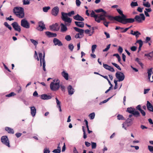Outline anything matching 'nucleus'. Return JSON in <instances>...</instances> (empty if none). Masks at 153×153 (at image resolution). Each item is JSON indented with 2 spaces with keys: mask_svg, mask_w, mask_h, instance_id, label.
I'll use <instances>...</instances> for the list:
<instances>
[{
  "mask_svg": "<svg viewBox=\"0 0 153 153\" xmlns=\"http://www.w3.org/2000/svg\"><path fill=\"white\" fill-rule=\"evenodd\" d=\"M95 11L97 13H99L101 12H102V13H104V12H105L103 9L101 8L96 10H95Z\"/></svg>",
  "mask_w": 153,
  "mask_h": 153,
  "instance_id": "49530a36",
  "label": "nucleus"
},
{
  "mask_svg": "<svg viewBox=\"0 0 153 153\" xmlns=\"http://www.w3.org/2000/svg\"><path fill=\"white\" fill-rule=\"evenodd\" d=\"M126 111L129 113L132 114L133 116L136 117H140V116L138 111H136L135 108L131 107L127 108Z\"/></svg>",
  "mask_w": 153,
  "mask_h": 153,
  "instance_id": "7ed1b4c3",
  "label": "nucleus"
},
{
  "mask_svg": "<svg viewBox=\"0 0 153 153\" xmlns=\"http://www.w3.org/2000/svg\"><path fill=\"white\" fill-rule=\"evenodd\" d=\"M61 74L66 80H68V74L67 72L64 71L61 73Z\"/></svg>",
  "mask_w": 153,
  "mask_h": 153,
  "instance_id": "7c9ffc66",
  "label": "nucleus"
},
{
  "mask_svg": "<svg viewBox=\"0 0 153 153\" xmlns=\"http://www.w3.org/2000/svg\"><path fill=\"white\" fill-rule=\"evenodd\" d=\"M152 68H151L149 69H148L147 70V74L148 75V79L149 81H150V78L151 77V74H153V72L152 71Z\"/></svg>",
  "mask_w": 153,
  "mask_h": 153,
  "instance_id": "c85d7f7f",
  "label": "nucleus"
},
{
  "mask_svg": "<svg viewBox=\"0 0 153 153\" xmlns=\"http://www.w3.org/2000/svg\"><path fill=\"white\" fill-rule=\"evenodd\" d=\"M60 87L62 91H65V87L64 86L62 85H60Z\"/></svg>",
  "mask_w": 153,
  "mask_h": 153,
  "instance_id": "0e129e2a",
  "label": "nucleus"
},
{
  "mask_svg": "<svg viewBox=\"0 0 153 153\" xmlns=\"http://www.w3.org/2000/svg\"><path fill=\"white\" fill-rule=\"evenodd\" d=\"M30 41L31 42L35 45L36 46L38 44V42L33 39H30Z\"/></svg>",
  "mask_w": 153,
  "mask_h": 153,
  "instance_id": "58836bf2",
  "label": "nucleus"
},
{
  "mask_svg": "<svg viewBox=\"0 0 153 153\" xmlns=\"http://www.w3.org/2000/svg\"><path fill=\"white\" fill-rule=\"evenodd\" d=\"M22 1L24 5H28L30 3V0H23Z\"/></svg>",
  "mask_w": 153,
  "mask_h": 153,
  "instance_id": "c03bdc74",
  "label": "nucleus"
},
{
  "mask_svg": "<svg viewBox=\"0 0 153 153\" xmlns=\"http://www.w3.org/2000/svg\"><path fill=\"white\" fill-rule=\"evenodd\" d=\"M73 18L74 19L77 21H83L84 20V19L78 14L74 16Z\"/></svg>",
  "mask_w": 153,
  "mask_h": 153,
  "instance_id": "412c9836",
  "label": "nucleus"
},
{
  "mask_svg": "<svg viewBox=\"0 0 153 153\" xmlns=\"http://www.w3.org/2000/svg\"><path fill=\"white\" fill-rule=\"evenodd\" d=\"M141 34V33L138 31H134L133 33V35L135 36L136 38H138L139 36Z\"/></svg>",
  "mask_w": 153,
  "mask_h": 153,
  "instance_id": "c9c22d12",
  "label": "nucleus"
},
{
  "mask_svg": "<svg viewBox=\"0 0 153 153\" xmlns=\"http://www.w3.org/2000/svg\"><path fill=\"white\" fill-rule=\"evenodd\" d=\"M148 148L149 151L151 152H153V146H148Z\"/></svg>",
  "mask_w": 153,
  "mask_h": 153,
  "instance_id": "052dcab7",
  "label": "nucleus"
},
{
  "mask_svg": "<svg viewBox=\"0 0 153 153\" xmlns=\"http://www.w3.org/2000/svg\"><path fill=\"white\" fill-rule=\"evenodd\" d=\"M136 43H139V46H142L143 44L142 41L141 39L137 40L136 42Z\"/></svg>",
  "mask_w": 153,
  "mask_h": 153,
  "instance_id": "3c124183",
  "label": "nucleus"
},
{
  "mask_svg": "<svg viewBox=\"0 0 153 153\" xmlns=\"http://www.w3.org/2000/svg\"><path fill=\"white\" fill-rule=\"evenodd\" d=\"M74 28L76 31L79 33L75 35V38L76 39L82 38L83 37L84 30L76 27H74Z\"/></svg>",
  "mask_w": 153,
  "mask_h": 153,
  "instance_id": "39448f33",
  "label": "nucleus"
},
{
  "mask_svg": "<svg viewBox=\"0 0 153 153\" xmlns=\"http://www.w3.org/2000/svg\"><path fill=\"white\" fill-rule=\"evenodd\" d=\"M111 64L112 65H114L115 67L117 68L118 70H121V69L120 67L119 66V65H118L117 64L114 63V62H112Z\"/></svg>",
  "mask_w": 153,
  "mask_h": 153,
  "instance_id": "a18cd8bd",
  "label": "nucleus"
},
{
  "mask_svg": "<svg viewBox=\"0 0 153 153\" xmlns=\"http://www.w3.org/2000/svg\"><path fill=\"white\" fill-rule=\"evenodd\" d=\"M67 14L70 17L74 14V11H72L67 13Z\"/></svg>",
  "mask_w": 153,
  "mask_h": 153,
  "instance_id": "5fc2aeb1",
  "label": "nucleus"
},
{
  "mask_svg": "<svg viewBox=\"0 0 153 153\" xmlns=\"http://www.w3.org/2000/svg\"><path fill=\"white\" fill-rule=\"evenodd\" d=\"M118 51L120 53H121L123 51V49L122 47L119 46V48L118 49Z\"/></svg>",
  "mask_w": 153,
  "mask_h": 153,
  "instance_id": "338daca9",
  "label": "nucleus"
},
{
  "mask_svg": "<svg viewBox=\"0 0 153 153\" xmlns=\"http://www.w3.org/2000/svg\"><path fill=\"white\" fill-rule=\"evenodd\" d=\"M65 39L67 41H70L71 39V37L70 35H67L65 36Z\"/></svg>",
  "mask_w": 153,
  "mask_h": 153,
  "instance_id": "864d4df0",
  "label": "nucleus"
},
{
  "mask_svg": "<svg viewBox=\"0 0 153 153\" xmlns=\"http://www.w3.org/2000/svg\"><path fill=\"white\" fill-rule=\"evenodd\" d=\"M145 16L143 13L140 14L139 15L135 16L134 18L135 21L139 23H141L142 21L145 20Z\"/></svg>",
  "mask_w": 153,
  "mask_h": 153,
  "instance_id": "6e6552de",
  "label": "nucleus"
},
{
  "mask_svg": "<svg viewBox=\"0 0 153 153\" xmlns=\"http://www.w3.org/2000/svg\"><path fill=\"white\" fill-rule=\"evenodd\" d=\"M58 25V24L56 23L54 25L50 26L49 28L51 30L54 31H58L59 29V28L57 27Z\"/></svg>",
  "mask_w": 153,
  "mask_h": 153,
  "instance_id": "6ab92c4d",
  "label": "nucleus"
},
{
  "mask_svg": "<svg viewBox=\"0 0 153 153\" xmlns=\"http://www.w3.org/2000/svg\"><path fill=\"white\" fill-rule=\"evenodd\" d=\"M53 42L55 45H58L60 46L63 45L61 42L56 38H54L53 40Z\"/></svg>",
  "mask_w": 153,
  "mask_h": 153,
  "instance_id": "f3484780",
  "label": "nucleus"
},
{
  "mask_svg": "<svg viewBox=\"0 0 153 153\" xmlns=\"http://www.w3.org/2000/svg\"><path fill=\"white\" fill-rule=\"evenodd\" d=\"M115 76L119 82L122 81L124 79L125 75L122 72L117 71L115 74Z\"/></svg>",
  "mask_w": 153,
  "mask_h": 153,
  "instance_id": "9b49d317",
  "label": "nucleus"
},
{
  "mask_svg": "<svg viewBox=\"0 0 153 153\" xmlns=\"http://www.w3.org/2000/svg\"><path fill=\"white\" fill-rule=\"evenodd\" d=\"M60 31L61 32L63 33L67 31L68 29L66 25H65L63 23H61L60 24Z\"/></svg>",
  "mask_w": 153,
  "mask_h": 153,
  "instance_id": "5701e85b",
  "label": "nucleus"
},
{
  "mask_svg": "<svg viewBox=\"0 0 153 153\" xmlns=\"http://www.w3.org/2000/svg\"><path fill=\"white\" fill-rule=\"evenodd\" d=\"M50 7L49 6L45 7L43 8V10L44 12H47L48 10L50 9Z\"/></svg>",
  "mask_w": 153,
  "mask_h": 153,
  "instance_id": "a19ab883",
  "label": "nucleus"
},
{
  "mask_svg": "<svg viewBox=\"0 0 153 153\" xmlns=\"http://www.w3.org/2000/svg\"><path fill=\"white\" fill-rule=\"evenodd\" d=\"M1 141L4 144L9 147H10L9 141L7 136H2L1 138Z\"/></svg>",
  "mask_w": 153,
  "mask_h": 153,
  "instance_id": "9d476101",
  "label": "nucleus"
},
{
  "mask_svg": "<svg viewBox=\"0 0 153 153\" xmlns=\"http://www.w3.org/2000/svg\"><path fill=\"white\" fill-rule=\"evenodd\" d=\"M95 116V113L94 112L91 113V114H90L89 115V116L91 120L93 119L94 118Z\"/></svg>",
  "mask_w": 153,
  "mask_h": 153,
  "instance_id": "ea45409f",
  "label": "nucleus"
},
{
  "mask_svg": "<svg viewBox=\"0 0 153 153\" xmlns=\"http://www.w3.org/2000/svg\"><path fill=\"white\" fill-rule=\"evenodd\" d=\"M137 49V47L135 46H133L130 48L131 50L133 51H135Z\"/></svg>",
  "mask_w": 153,
  "mask_h": 153,
  "instance_id": "bf43d9fd",
  "label": "nucleus"
},
{
  "mask_svg": "<svg viewBox=\"0 0 153 153\" xmlns=\"http://www.w3.org/2000/svg\"><path fill=\"white\" fill-rule=\"evenodd\" d=\"M13 12L17 17L22 18L24 17L25 14L23 8L19 7H14L13 9Z\"/></svg>",
  "mask_w": 153,
  "mask_h": 153,
  "instance_id": "f257e3e1",
  "label": "nucleus"
},
{
  "mask_svg": "<svg viewBox=\"0 0 153 153\" xmlns=\"http://www.w3.org/2000/svg\"><path fill=\"white\" fill-rule=\"evenodd\" d=\"M76 2L77 6H79L80 5L81 2L79 0H76Z\"/></svg>",
  "mask_w": 153,
  "mask_h": 153,
  "instance_id": "774afa93",
  "label": "nucleus"
},
{
  "mask_svg": "<svg viewBox=\"0 0 153 153\" xmlns=\"http://www.w3.org/2000/svg\"><path fill=\"white\" fill-rule=\"evenodd\" d=\"M131 7L133 8L134 7L137 6H138V4L137 2H134L132 1L130 4Z\"/></svg>",
  "mask_w": 153,
  "mask_h": 153,
  "instance_id": "4c0bfd02",
  "label": "nucleus"
},
{
  "mask_svg": "<svg viewBox=\"0 0 153 153\" xmlns=\"http://www.w3.org/2000/svg\"><path fill=\"white\" fill-rule=\"evenodd\" d=\"M116 94H115L114 95L112 96L111 97H109L107 99L103 101L102 102H100V103L99 104L100 105H102V104L103 103H105L106 102L109 100L110 99H111L114 95H115Z\"/></svg>",
  "mask_w": 153,
  "mask_h": 153,
  "instance_id": "e433bc0d",
  "label": "nucleus"
},
{
  "mask_svg": "<svg viewBox=\"0 0 153 153\" xmlns=\"http://www.w3.org/2000/svg\"><path fill=\"white\" fill-rule=\"evenodd\" d=\"M135 22V19L133 18H126V16H125V18H123L120 22L123 24H126L127 23H132Z\"/></svg>",
  "mask_w": 153,
  "mask_h": 153,
  "instance_id": "1a4fd4ad",
  "label": "nucleus"
},
{
  "mask_svg": "<svg viewBox=\"0 0 153 153\" xmlns=\"http://www.w3.org/2000/svg\"><path fill=\"white\" fill-rule=\"evenodd\" d=\"M146 106L149 111L153 112V106L149 101H147Z\"/></svg>",
  "mask_w": 153,
  "mask_h": 153,
  "instance_id": "b1692460",
  "label": "nucleus"
},
{
  "mask_svg": "<svg viewBox=\"0 0 153 153\" xmlns=\"http://www.w3.org/2000/svg\"><path fill=\"white\" fill-rule=\"evenodd\" d=\"M110 23L109 22H107L106 21V20L104 21L103 24L106 27H108V24Z\"/></svg>",
  "mask_w": 153,
  "mask_h": 153,
  "instance_id": "69168bd1",
  "label": "nucleus"
},
{
  "mask_svg": "<svg viewBox=\"0 0 153 153\" xmlns=\"http://www.w3.org/2000/svg\"><path fill=\"white\" fill-rule=\"evenodd\" d=\"M97 45H94L91 47L92 52L93 53L95 52V49L96 48Z\"/></svg>",
  "mask_w": 153,
  "mask_h": 153,
  "instance_id": "37998d69",
  "label": "nucleus"
},
{
  "mask_svg": "<svg viewBox=\"0 0 153 153\" xmlns=\"http://www.w3.org/2000/svg\"><path fill=\"white\" fill-rule=\"evenodd\" d=\"M5 130L7 131L9 133L13 134L14 133V131L13 129L8 127H6L5 128Z\"/></svg>",
  "mask_w": 153,
  "mask_h": 153,
  "instance_id": "2f4dec72",
  "label": "nucleus"
},
{
  "mask_svg": "<svg viewBox=\"0 0 153 153\" xmlns=\"http://www.w3.org/2000/svg\"><path fill=\"white\" fill-rule=\"evenodd\" d=\"M75 25L78 27H83L84 26V23L81 22H75Z\"/></svg>",
  "mask_w": 153,
  "mask_h": 153,
  "instance_id": "c756f323",
  "label": "nucleus"
},
{
  "mask_svg": "<svg viewBox=\"0 0 153 153\" xmlns=\"http://www.w3.org/2000/svg\"><path fill=\"white\" fill-rule=\"evenodd\" d=\"M110 46H111V44H109L107 46L106 48H105L104 49H103V52L107 51L110 48Z\"/></svg>",
  "mask_w": 153,
  "mask_h": 153,
  "instance_id": "6e6d98bb",
  "label": "nucleus"
},
{
  "mask_svg": "<svg viewBox=\"0 0 153 153\" xmlns=\"http://www.w3.org/2000/svg\"><path fill=\"white\" fill-rule=\"evenodd\" d=\"M59 8L57 6H56L53 7V9H52L51 11V13L54 16H56L59 13Z\"/></svg>",
  "mask_w": 153,
  "mask_h": 153,
  "instance_id": "dca6fc26",
  "label": "nucleus"
},
{
  "mask_svg": "<svg viewBox=\"0 0 153 153\" xmlns=\"http://www.w3.org/2000/svg\"><path fill=\"white\" fill-rule=\"evenodd\" d=\"M98 15L95 14V12L93 10H92L90 14V16L91 17H94L95 18V20L96 21L97 19V16Z\"/></svg>",
  "mask_w": 153,
  "mask_h": 153,
  "instance_id": "72a5a7b5",
  "label": "nucleus"
},
{
  "mask_svg": "<svg viewBox=\"0 0 153 153\" xmlns=\"http://www.w3.org/2000/svg\"><path fill=\"white\" fill-rule=\"evenodd\" d=\"M16 95V94L13 92H12L9 94L6 95V97H10Z\"/></svg>",
  "mask_w": 153,
  "mask_h": 153,
  "instance_id": "8fccbe9b",
  "label": "nucleus"
},
{
  "mask_svg": "<svg viewBox=\"0 0 153 153\" xmlns=\"http://www.w3.org/2000/svg\"><path fill=\"white\" fill-rule=\"evenodd\" d=\"M68 90L69 94L72 95L74 93V89L73 88L71 85H70L68 86Z\"/></svg>",
  "mask_w": 153,
  "mask_h": 153,
  "instance_id": "393cba45",
  "label": "nucleus"
},
{
  "mask_svg": "<svg viewBox=\"0 0 153 153\" xmlns=\"http://www.w3.org/2000/svg\"><path fill=\"white\" fill-rule=\"evenodd\" d=\"M108 18V19L110 20H115L118 22H120V21L118 19V18H120V17H117V16H115V17H113L112 16L110 15H106V16Z\"/></svg>",
  "mask_w": 153,
  "mask_h": 153,
  "instance_id": "aec40b11",
  "label": "nucleus"
},
{
  "mask_svg": "<svg viewBox=\"0 0 153 153\" xmlns=\"http://www.w3.org/2000/svg\"><path fill=\"white\" fill-rule=\"evenodd\" d=\"M45 34L48 37H56L57 36V34L55 33H53L49 31H46L45 32Z\"/></svg>",
  "mask_w": 153,
  "mask_h": 153,
  "instance_id": "a878e982",
  "label": "nucleus"
},
{
  "mask_svg": "<svg viewBox=\"0 0 153 153\" xmlns=\"http://www.w3.org/2000/svg\"><path fill=\"white\" fill-rule=\"evenodd\" d=\"M117 119L119 120H125V118L123 117V116L120 114H119L117 116Z\"/></svg>",
  "mask_w": 153,
  "mask_h": 153,
  "instance_id": "f704fd0d",
  "label": "nucleus"
},
{
  "mask_svg": "<svg viewBox=\"0 0 153 153\" xmlns=\"http://www.w3.org/2000/svg\"><path fill=\"white\" fill-rule=\"evenodd\" d=\"M39 56L40 58V63L41 66L42 65V64H43V69L44 71H46L45 69V53L44 52L43 53V56L42 57V53H39Z\"/></svg>",
  "mask_w": 153,
  "mask_h": 153,
  "instance_id": "423d86ee",
  "label": "nucleus"
},
{
  "mask_svg": "<svg viewBox=\"0 0 153 153\" xmlns=\"http://www.w3.org/2000/svg\"><path fill=\"white\" fill-rule=\"evenodd\" d=\"M117 10L118 13L121 16H116L117 17H120L119 18H118L120 21V20H121L123 18H125V16L123 13V11L120 9H117Z\"/></svg>",
  "mask_w": 153,
  "mask_h": 153,
  "instance_id": "a211bd4d",
  "label": "nucleus"
},
{
  "mask_svg": "<svg viewBox=\"0 0 153 153\" xmlns=\"http://www.w3.org/2000/svg\"><path fill=\"white\" fill-rule=\"evenodd\" d=\"M97 146L96 143L94 142H92L91 147L92 149H94L96 148Z\"/></svg>",
  "mask_w": 153,
  "mask_h": 153,
  "instance_id": "13d9d810",
  "label": "nucleus"
},
{
  "mask_svg": "<svg viewBox=\"0 0 153 153\" xmlns=\"http://www.w3.org/2000/svg\"><path fill=\"white\" fill-rule=\"evenodd\" d=\"M30 112L31 115L33 117L34 116L36 113V109L34 106L31 107Z\"/></svg>",
  "mask_w": 153,
  "mask_h": 153,
  "instance_id": "cd10ccee",
  "label": "nucleus"
},
{
  "mask_svg": "<svg viewBox=\"0 0 153 153\" xmlns=\"http://www.w3.org/2000/svg\"><path fill=\"white\" fill-rule=\"evenodd\" d=\"M39 26L37 27L36 29L39 31H41L44 29H46L45 25L42 21H40L38 22Z\"/></svg>",
  "mask_w": 153,
  "mask_h": 153,
  "instance_id": "4468645a",
  "label": "nucleus"
},
{
  "mask_svg": "<svg viewBox=\"0 0 153 153\" xmlns=\"http://www.w3.org/2000/svg\"><path fill=\"white\" fill-rule=\"evenodd\" d=\"M21 25L22 27L27 29H28L30 27L29 23L25 19H23L21 20Z\"/></svg>",
  "mask_w": 153,
  "mask_h": 153,
  "instance_id": "f8f14e48",
  "label": "nucleus"
},
{
  "mask_svg": "<svg viewBox=\"0 0 153 153\" xmlns=\"http://www.w3.org/2000/svg\"><path fill=\"white\" fill-rule=\"evenodd\" d=\"M61 18L62 20L65 22H68L70 24L72 22V19L71 18L68 17V16L67 13H65L64 12L61 13Z\"/></svg>",
  "mask_w": 153,
  "mask_h": 153,
  "instance_id": "20e7f679",
  "label": "nucleus"
},
{
  "mask_svg": "<svg viewBox=\"0 0 153 153\" xmlns=\"http://www.w3.org/2000/svg\"><path fill=\"white\" fill-rule=\"evenodd\" d=\"M41 98L44 100H49L52 98L51 96L50 95H48L46 94H43L41 95Z\"/></svg>",
  "mask_w": 153,
  "mask_h": 153,
  "instance_id": "bb28decb",
  "label": "nucleus"
},
{
  "mask_svg": "<svg viewBox=\"0 0 153 153\" xmlns=\"http://www.w3.org/2000/svg\"><path fill=\"white\" fill-rule=\"evenodd\" d=\"M12 27L15 30L20 32L21 31V27L18 23L16 22H14L11 24Z\"/></svg>",
  "mask_w": 153,
  "mask_h": 153,
  "instance_id": "ddd939ff",
  "label": "nucleus"
},
{
  "mask_svg": "<svg viewBox=\"0 0 153 153\" xmlns=\"http://www.w3.org/2000/svg\"><path fill=\"white\" fill-rule=\"evenodd\" d=\"M135 61L138 62V63L141 66H142L143 65V63L141 62L140 60V59L137 58L135 59Z\"/></svg>",
  "mask_w": 153,
  "mask_h": 153,
  "instance_id": "09e8293b",
  "label": "nucleus"
},
{
  "mask_svg": "<svg viewBox=\"0 0 153 153\" xmlns=\"http://www.w3.org/2000/svg\"><path fill=\"white\" fill-rule=\"evenodd\" d=\"M91 28L92 30V32L91 33V34H89V36H91L93 34L94 32V30L96 29H97V27H92Z\"/></svg>",
  "mask_w": 153,
  "mask_h": 153,
  "instance_id": "4d7b16f0",
  "label": "nucleus"
},
{
  "mask_svg": "<svg viewBox=\"0 0 153 153\" xmlns=\"http://www.w3.org/2000/svg\"><path fill=\"white\" fill-rule=\"evenodd\" d=\"M133 122H131L130 120H128V119H127L125 122L123 123L122 124V127L126 130V127L125 126H127V127L130 126L133 124Z\"/></svg>",
  "mask_w": 153,
  "mask_h": 153,
  "instance_id": "2eb2a0df",
  "label": "nucleus"
},
{
  "mask_svg": "<svg viewBox=\"0 0 153 153\" xmlns=\"http://www.w3.org/2000/svg\"><path fill=\"white\" fill-rule=\"evenodd\" d=\"M82 130L83 131V138L84 139H85L87 137V136L86 134V133H85V130L84 129V126H82Z\"/></svg>",
  "mask_w": 153,
  "mask_h": 153,
  "instance_id": "de8ad7c7",
  "label": "nucleus"
},
{
  "mask_svg": "<svg viewBox=\"0 0 153 153\" xmlns=\"http://www.w3.org/2000/svg\"><path fill=\"white\" fill-rule=\"evenodd\" d=\"M103 66L106 69H107L112 72H114V68H113L111 67V66H109L108 65L103 63Z\"/></svg>",
  "mask_w": 153,
  "mask_h": 153,
  "instance_id": "4be33fe9",
  "label": "nucleus"
},
{
  "mask_svg": "<svg viewBox=\"0 0 153 153\" xmlns=\"http://www.w3.org/2000/svg\"><path fill=\"white\" fill-rule=\"evenodd\" d=\"M50 88L53 91H57L60 88V81L58 79H54L50 85Z\"/></svg>",
  "mask_w": 153,
  "mask_h": 153,
  "instance_id": "f03ea898",
  "label": "nucleus"
},
{
  "mask_svg": "<svg viewBox=\"0 0 153 153\" xmlns=\"http://www.w3.org/2000/svg\"><path fill=\"white\" fill-rule=\"evenodd\" d=\"M107 14V12H104V13H102V14L98 15L97 17V19L95 21L98 23H100L101 20L104 21L105 20V17H106Z\"/></svg>",
  "mask_w": 153,
  "mask_h": 153,
  "instance_id": "0eeeda50",
  "label": "nucleus"
},
{
  "mask_svg": "<svg viewBox=\"0 0 153 153\" xmlns=\"http://www.w3.org/2000/svg\"><path fill=\"white\" fill-rule=\"evenodd\" d=\"M69 49L71 51H72L74 48V46L72 44H70L68 45Z\"/></svg>",
  "mask_w": 153,
  "mask_h": 153,
  "instance_id": "603ef678",
  "label": "nucleus"
},
{
  "mask_svg": "<svg viewBox=\"0 0 153 153\" xmlns=\"http://www.w3.org/2000/svg\"><path fill=\"white\" fill-rule=\"evenodd\" d=\"M50 151L48 148H45L44 150V153H50Z\"/></svg>",
  "mask_w": 153,
  "mask_h": 153,
  "instance_id": "680f3d73",
  "label": "nucleus"
},
{
  "mask_svg": "<svg viewBox=\"0 0 153 153\" xmlns=\"http://www.w3.org/2000/svg\"><path fill=\"white\" fill-rule=\"evenodd\" d=\"M143 5L144 7H150V4L148 2H147L146 3L143 2Z\"/></svg>",
  "mask_w": 153,
  "mask_h": 153,
  "instance_id": "79ce46f5",
  "label": "nucleus"
},
{
  "mask_svg": "<svg viewBox=\"0 0 153 153\" xmlns=\"http://www.w3.org/2000/svg\"><path fill=\"white\" fill-rule=\"evenodd\" d=\"M52 152L54 153H60L61 151L60 149H56L53 150Z\"/></svg>",
  "mask_w": 153,
  "mask_h": 153,
  "instance_id": "e2e57ef3",
  "label": "nucleus"
},
{
  "mask_svg": "<svg viewBox=\"0 0 153 153\" xmlns=\"http://www.w3.org/2000/svg\"><path fill=\"white\" fill-rule=\"evenodd\" d=\"M55 99L56 100V103L57 104V106L59 108V111L61 112L62 111V110L61 109L60 102L59 101L57 97L55 98Z\"/></svg>",
  "mask_w": 153,
  "mask_h": 153,
  "instance_id": "473e14b6",
  "label": "nucleus"
}]
</instances>
